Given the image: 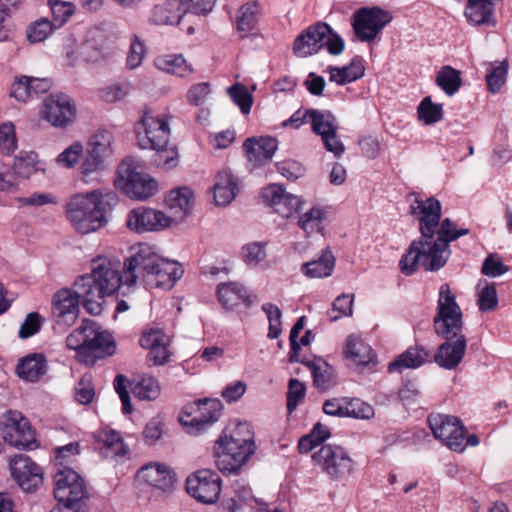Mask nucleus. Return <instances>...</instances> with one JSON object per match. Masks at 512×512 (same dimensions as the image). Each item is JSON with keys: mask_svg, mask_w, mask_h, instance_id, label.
<instances>
[{"mask_svg": "<svg viewBox=\"0 0 512 512\" xmlns=\"http://www.w3.org/2000/svg\"><path fill=\"white\" fill-rule=\"evenodd\" d=\"M125 267L126 285L141 281L148 289H171L183 275L182 266L177 261L162 257L148 244H140L125 261Z\"/></svg>", "mask_w": 512, "mask_h": 512, "instance_id": "obj_3", "label": "nucleus"}, {"mask_svg": "<svg viewBox=\"0 0 512 512\" xmlns=\"http://www.w3.org/2000/svg\"><path fill=\"white\" fill-rule=\"evenodd\" d=\"M327 71L331 82L345 85L360 79L364 75L365 68L360 59H353L349 65L343 67L329 66Z\"/></svg>", "mask_w": 512, "mask_h": 512, "instance_id": "obj_38", "label": "nucleus"}, {"mask_svg": "<svg viewBox=\"0 0 512 512\" xmlns=\"http://www.w3.org/2000/svg\"><path fill=\"white\" fill-rule=\"evenodd\" d=\"M171 224V217H168L162 211L144 206L132 209L126 220L127 227L138 233L160 231Z\"/></svg>", "mask_w": 512, "mask_h": 512, "instance_id": "obj_20", "label": "nucleus"}, {"mask_svg": "<svg viewBox=\"0 0 512 512\" xmlns=\"http://www.w3.org/2000/svg\"><path fill=\"white\" fill-rule=\"evenodd\" d=\"M334 266V255L329 248H326L318 259L304 263L301 272L310 278H324L331 275Z\"/></svg>", "mask_w": 512, "mask_h": 512, "instance_id": "obj_37", "label": "nucleus"}, {"mask_svg": "<svg viewBox=\"0 0 512 512\" xmlns=\"http://www.w3.org/2000/svg\"><path fill=\"white\" fill-rule=\"evenodd\" d=\"M37 155L34 152L14 159L12 170L15 176L29 178L37 171Z\"/></svg>", "mask_w": 512, "mask_h": 512, "instance_id": "obj_55", "label": "nucleus"}, {"mask_svg": "<svg viewBox=\"0 0 512 512\" xmlns=\"http://www.w3.org/2000/svg\"><path fill=\"white\" fill-rule=\"evenodd\" d=\"M83 156V145L79 141H75L56 158L59 166L64 168H73Z\"/></svg>", "mask_w": 512, "mask_h": 512, "instance_id": "obj_58", "label": "nucleus"}, {"mask_svg": "<svg viewBox=\"0 0 512 512\" xmlns=\"http://www.w3.org/2000/svg\"><path fill=\"white\" fill-rule=\"evenodd\" d=\"M186 490L198 502L213 504L221 494V478L211 469L197 470L187 477Z\"/></svg>", "mask_w": 512, "mask_h": 512, "instance_id": "obj_12", "label": "nucleus"}, {"mask_svg": "<svg viewBox=\"0 0 512 512\" xmlns=\"http://www.w3.org/2000/svg\"><path fill=\"white\" fill-rule=\"evenodd\" d=\"M227 92L233 102L239 106L243 114H248L251 110L253 98L248 89L241 84H234L227 88Z\"/></svg>", "mask_w": 512, "mask_h": 512, "instance_id": "obj_56", "label": "nucleus"}, {"mask_svg": "<svg viewBox=\"0 0 512 512\" xmlns=\"http://www.w3.org/2000/svg\"><path fill=\"white\" fill-rule=\"evenodd\" d=\"M56 29L49 19L41 17L27 27L26 37L30 43H39L47 39Z\"/></svg>", "mask_w": 512, "mask_h": 512, "instance_id": "obj_47", "label": "nucleus"}, {"mask_svg": "<svg viewBox=\"0 0 512 512\" xmlns=\"http://www.w3.org/2000/svg\"><path fill=\"white\" fill-rule=\"evenodd\" d=\"M165 203L170 211L168 217L172 223H179L190 213L193 205V192L188 187L172 190L165 198Z\"/></svg>", "mask_w": 512, "mask_h": 512, "instance_id": "obj_29", "label": "nucleus"}, {"mask_svg": "<svg viewBox=\"0 0 512 512\" xmlns=\"http://www.w3.org/2000/svg\"><path fill=\"white\" fill-rule=\"evenodd\" d=\"M138 145L142 149L155 151L153 162L164 170L176 167L178 152L176 147L169 143V118L164 114H144L135 126Z\"/></svg>", "mask_w": 512, "mask_h": 512, "instance_id": "obj_5", "label": "nucleus"}, {"mask_svg": "<svg viewBox=\"0 0 512 512\" xmlns=\"http://www.w3.org/2000/svg\"><path fill=\"white\" fill-rule=\"evenodd\" d=\"M122 265L120 261L106 257H98L93 260L91 275L100 285L107 296L112 295L123 282L121 276Z\"/></svg>", "mask_w": 512, "mask_h": 512, "instance_id": "obj_21", "label": "nucleus"}, {"mask_svg": "<svg viewBox=\"0 0 512 512\" xmlns=\"http://www.w3.org/2000/svg\"><path fill=\"white\" fill-rule=\"evenodd\" d=\"M113 141L111 132L100 130L90 138L88 151L106 159L113 154Z\"/></svg>", "mask_w": 512, "mask_h": 512, "instance_id": "obj_44", "label": "nucleus"}, {"mask_svg": "<svg viewBox=\"0 0 512 512\" xmlns=\"http://www.w3.org/2000/svg\"><path fill=\"white\" fill-rule=\"evenodd\" d=\"M9 466L12 477L25 492H34L42 484V469L29 456L15 455Z\"/></svg>", "mask_w": 512, "mask_h": 512, "instance_id": "obj_19", "label": "nucleus"}, {"mask_svg": "<svg viewBox=\"0 0 512 512\" xmlns=\"http://www.w3.org/2000/svg\"><path fill=\"white\" fill-rule=\"evenodd\" d=\"M277 147V140L270 136L259 139L248 138L243 144L247 159L255 165H263L270 161Z\"/></svg>", "mask_w": 512, "mask_h": 512, "instance_id": "obj_28", "label": "nucleus"}, {"mask_svg": "<svg viewBox=\"0 0 512 512\" xmlns=\"http://www.w3.org/2000/svg\"><path fill=\"white\" fill-rule=\"evenodd\" d=\"M260 15L257 2H247L242 5L236 15V28L243 36L248 35L255 29Z\"/></svg>", "mask_w": 512, "mask_h": 512, "instance_id": "obj_40", "label": "nucleus"}, {"mask_svg": "<svg viewBox=\"0 0 512 512\" xmlns=\"http://www.w3.org/2000/svg\"><path fill=\"white\" fill-rule=\"evenodd\" d=\"M437 336L444 342L437 348L433 359L441 368L452 370L463 359L466 350V339L463 334L462 311L456 302L448 284L439 289L437 312L433 320Z\"/></svg>", "mask_w": 512, "mask_h": 512, "instance_id": "obj_2", "label": "nucleus"}, {"mask_svg": "<svg viewBox=\"0 0 512 512\" xmlns=\"http://www.w3.org/2000/svg\"><path fill=\"white\" fill-rule=\"evenodd\" d=\"M47 359L42 353L29 354L22 358L17 365V374L20 378L36 382L47 373Z\"/></svg>", "mask_w": 512, "mask_h": 512, "instance_id": "obj_33", "label": "nucleus"}, {"mask_svg": "<svg viewBox=\"0 0 512 512\" xmlns=\"http://www.w3.org/2000/svg\"><path fill=\"white\" fill-rule=\"evenodd\" d=\"M509 271V267L504 263L500 254L489 253L482 262V275L497 278Z\"/></svg>", "mask_w": 512, "mask_h": 512, "instance_id": "obj_52", "label": "nucleus"}, {"mask_svg": "<svg viewBox=\"0 0 512 512\" xmlns=\"http://www.w3.org/2000/svg\"><path fill=\"white\" fill-rule=\"evenodd\" d=\"M139 342L142 348L149 350L148 360L153 365H163L168 361L170 357L169 337L161 330H146Z\"/></svg>", "mask_w": 512, "mask_h": 512, "instance_id": "obj_25", "label": "nucleus"}, {"mask_svg": "<svg viewBox=\"0 0 512 512\" xmlns=\"http://www.w3.org/2000/svg\"><path fill=\"white\" fill-rule=\"evenodd\" d=\"M87 488L83 478L68 467L59 469L54 475V496L65 508H71L74 504L84 499Z\"/></svg>", "mask_w": 512, "mask_h": 512, "instance_id": "obj_11", "label": "nucleus"}, {"mask_svg": "<svg viewBox=\"0 0 512 512\" xmlns=\"http://www.w3.org/2000/svg\"><path fill=\"white\" fill-rule=\"evenodd\" d=\"M116 203L115 193L96 189L71 196L66 202L65 213L76 231L89 234L108 223V215Z\"/></svg>", "mask_w": 512, "mask_h": 512, "instance_id": "obj_4", "label": "nucleus"}, {"mask_svg": "<svg viewBox=\"0 0 512 512\" xmlns=\"http://www.w3.org/2000/svg\"><path fill=\"white\" fill-rule=\"evenodd\" d=\"M431 355L424 346L416 345L408 348L388 365L390 373H401L405 369H416L430 359Z\"/></svg>", "mask_w": 512, "mask_h": 512, "instance_id": "obj_31", "label": "nucleus"}, {"mask_svg": "<svg viewBox=\"0 0 512 512\" xmlns=\"http://www.w3.org/2000/svg\"><path fill=\"white\" fill-rule=\"evenodd\" d=\"M390 21L389 13L379 7L361 8L353 16L352 26L359 40L367 42L375 39Z\"/></svg>", "mask_w": 512, "mask_h": 512, "instance_id": "obj_15", "label": "nucleus"}, {"mask_svg": "<svg viewBox=\"0 0 512 512\" xmlns=\"http://www.w3.org/2000/svg\"><path fill=\"white\" fill-rule=\"evenodd\" d=\"M302 362L310 369L317 388L327 390L333 386L332 368L327 362L321 359Z\"/></svg>", "mask_w": 512, "mask_h": 512, "instance_id": "obj_42", "label": "nucleus"}, {"mask_svg": "<svg viewBox=\"0 0 512 512\" xmlns=\"http://www.w3.org/2000/svg\"><path fill=\"white\" fill-rule=\"evenodd\" d=\"M306 387L297 379H290L287 392V410L292 413L298 406L299 402L304 398Z\"/></svg>", "mask_w": 512, "mask_h": 512, "instance_id": "obj_62", "label": "nucleus"}, {"mask_svg": "<svg viewBox=\"0 0 512 512\" xmlns=\"http://www.w3.org/2000/svg\"><path fill=\"white\" fill-rule=\"evenodd\" d=\"M418 119L426 125L434 124L442 119L443 106L435 104L431 97H425L417 108Z\"/></svg>", "mask_w": 512, "mask_h": 512, "instance_id": "obj_49", "label": "nucleus"}, {"mask_svg": "<svg viewBox=\"0 0 512 512\" xmlns=\"http://www.w3.org/2000/svg\"><path fill=\"white\" fill-rule=\"evenodd\" d=\"M73 291L88 313L99 315L102 312L107 295L91 274L79 276L74 282Z\"/></svg>", "mask_w": 512, "mask_h": 512, "instance_id": "obj_22", "label": "nucleus"}, {"mask_svg": "<svg viewBox=\"0 0 512 512\" xmlns=\"http://www.w3.org/2000/svg\"><path fill=\"white\" fill-rule=\"evenodd\" d=\"M0 435L9 445L20 449L36 447L35 432L18 411H7L0 421Z\"/></svg>", "mask_w": 512, "mask_h": 512, "instance_id": "obj_9", "label": "nucleus"}, {"mask_svg": "<svg viewBox=\"0 0 512 512\" xmlns=\"http://www.w3.org/2000/svg\"><path fill=\"white\" fill-rule=\"evenodd\" d=\"M326 47L332 55H339L344 50V41L332 28L318 22L304 29L294 40L293 52L297 57L306 58Z\"/></svg>", "mask_w": 512, "mask_h": 512, "instance_id": "obj_7", "label": "nucleus"}, {"mask_svg": "<svg viewBox=\"0 0 512 512\" xmlns=\"http://www.w3.org/2000/svg\"><path fill=\"white\" fill-rule=\"evenodd\" d=\"M210 92L211 87L208 82L193 84L187 91V102L194 106L203 105Z\"/></svg>", "mask_w": 512, "mask_h": 512, "instance_id": "obj_63", "label": "nucleus"}, {"mask_svg": "<svg viewBox=\"0 0 512 512\" xmlns=\"http://www.w3.org/2000/svg\"><path fill=\"white\" fill-rule=\"evenodd\" d=\"M428 425L433 436L441 440L449 449L456 452L464 450V426L457 417L431 414L428 417Z\"/></svg>", "mask_w": 512, "mask_h": 512, "instance_id": "obj_13", "label": "nucleus"}, {"mask_svg": "<svg viewBox=\"0 0 512 512\" xmlns=\"http://www.w3.org/2000/svg\"><path fill=\"white\" fill-rule=\"evenodd\" d=\"M97 441L102 443L108 453L112 455L126 456L129 453V448L124 443L121 434L115 430H101L97 434Z\"/></svg>", "mask_w": 512, "mask_h": 512, "instance_id": "obj_43", "label": "nucleus"}, {"mask_svg": "<svg viewBox=\"0 0 512 512\" xmlns=\"http://www.w3.org/2000/svg\"><path fill=\"white\" fill-rule=\"evenodd\" d=\"M115 184L130 198L141 200L153 196L158 190L157 182L150 175L139 171L131 158L119 164Z\"/></svg>", "mask_w": 512, "mask_h": 512, "instance_id": "obj_8", "label": "nucleus"}, {"mask_svg": "<svg viewBox=\"0 0 512 512\" xmlns=\"http://www.w3.org/2000/svg\"><path fill=\"white\" fill-rule=\"evenodd\" d=\"M436 83L447 95L452 96L461 86L460 72L451 66H444L437 72Z\"/></svg>", "mask_w": 512, "mask_h": 512, "instance_id": "obj_45", "label": "nucleus"}, {"mask_svg": "<svg viewBox=\"0 0 512 512\" xmlns=\"http://www.w3.org/2000/svg\"><path fill=\"white\" fill-rule=\"evenodd\" d=\"M184 14L179 0H167L164 4L154 6L149 21L155 25H175Z\"/></svg>", "mask_w": 512, "mask_h": 512, "instance_id": "obj_35", "label": "nucleus"}, {"mask_svg": "<svg viewBox=\"0 0 512 512\" xmlns=\"http://www.w3.org/2000/svg\"><path fill=\"white\" fill-rule=\"evenodd\" d=\"M147 55V47L145 42L137 35H133L130 39L129 50L126 57V67L129 70L139 68Z\"/></svg>", "mask_w": 512, "mask_h": 512, "instance_id": "obj_50", "label": "nucleus"}, {"mask_svg": "<svg viewBox=\"0 0 512 512\" xmlns=\"http://www.w3.org/2000/svg\"><path fill=\"white\" fill-rule=\"evenodd\" d=\"M54 27L61 28L74 13V6L69 2L49 0L48 2Z\"/></svg>", "mask_w": 512, "mask_h": 512, "instance_id": "obj_51", "label": "nucleus"}, {"mask_svg": "<svg viewBox=\"0 0 512 512\" xmlns=\"http://www.w3.org/2000/svg\"><path fill=\"white\" fill-rule=\"evenodd\" d=\"M88 336L82 363L93 365L97 359L110 356L115 352L112 336L101 329L93 320L88 322Z\"/></svg>", "mask_w": 512, "mask_h": 512, "instance_id": "obj_18", "label": "nucleus"}, {"mask_svg": "<svg viewBox=\"0 0 512 512\" xmlns=\"http://www.w3.org/2000/svg\"><path fill=\"white\" fill-rule=\"evenodd\" d=\"M344 353L356 365H368L374 358L371 346L355 335L348 336Z\"/></svg>", "mask_w": 512, "mask_h": 512, "instance_id": "obj_39", "label": "nucleus"}, {"mask_svg": "<svg viewBox=\"0 0 512 512\" xmlns=\"http://www.w3.org/2000/svg\"><path fill=\"white\" fill-rule=\"evenodd\" d=\"M507 74L508 62L506 60L488 63L485 76L488 91L492 94L499 93L506 83Z\"/></svg>", "mask_w": 512, "mask_h": 512, "instance_id": "obj_41", "label": "nucleus"}, {"mask_svg": "<svg viewBox=\"0 0 512 512\" xmlns=\"http://www.w3.org/2000/svg\"><path fill=\"white\" fill-rule=\"evenodd\" d=\"M17 148V139L15 126L7 121L0 124V149L7 155L14 152Z\"/></svg>", "mask_w": 512, "mask_h": 512, "instance_id": "obj_60", "label": "nucleus"}, {"mask_svg": "<svg viewBox=\"0 0 512 512\" xmlns=\"http://www.w3.org/2000/svg\"><path fill=\"white\" fill-rule=\"evenodd\" d=\"M90 321L91 320H83L81 326L72 331L66 338V346L76 351V358L81 363L87 342L88 322Z\"/></svg>", "mask_w": 512, "mask_h": 512, "instance_id": "obj_48", "label": "nucleus"}, {"mask_svg": "<svg viewBox=\"0 0 512 512\" xmlns=\"http://www.w3.org/2000/svg\"><path fill=\"white\" fill-rule=\"evenodd\" d=\"M266 243L252 242L242 247V259L250 267H256L266 258Z\"/></svg>", "mask_w": 512, "mask_h": 512, "instance_id": "obj_54", "label": "nucleus"}, {"mask_svg": "<svg viewBox=\"0 0 512 512\" xmlns=\"http://www.w3.org/2000/svg\"><path fill=\"white\" fill-rule=\"evenodd\" d=\"M327 216L328 212L324 207L315 205L300 214L297 224L308 237L314 234L323 235Z\"/></svg>", "mask_w": 512, "mask_h": 512, "instance_id": "obj_32", "label": "nucleus"}, {"mask_svg": "<svg viewBox=\"0 0 512 512\" xmlns=\"http://www.w3.org/2000/svg\"><path fill=\"white\" fill-rule=\"evenodd\" d=\"M30 83H31V77H28V76L16 77L11 86L10 96L14 97L18 101H22V102L28 101L32 97Z\"/></svg>", "mask_w": 512, "mask_h": 512, "instance_id": "obj_64", "label": "nucleus"}, {"mask_svg": "<svg viewBox=\"0 0 512 512\" xmlns=\"http://www.w3.org/2000/svg\"><path fill=\"white\" fill-rule=\"evenodd\" d=\"M143 438L147 445H155L164 435V423L160 417H153L143 429Z\"/></svg>", "mask_w": 512, "mask_h": 512, "instance_id": "obj_61", "label": "nucleus"}, {"mask_svg": "<svg viewBox=\"0 0 512 512\" xmlns=\"http://www.w3.org/2000/svg\"><path fill=\"white\" fill-rule=\"evenodd\" d=\"M407 202L409 214L418 221L421 237L414 240L402 255L401 272L409 276L420 266L427 271H438L450 256V243L467 235L469 230L458 229L450 218L441 219L442 205L433 196L424 199L420 193L411 192Z\"/></svg>", "mask_w": 512, "mask_h": 512, "instance_id": "obj_1", "label": "nucleus"}, {"mask_svg": "<svg viewBox=\"0 0 512 512\" xmlns=\"http://www.w3.org/2000/svg\"><path fill=\"white\" fill-rule=\"evenodd\" d=\"M311 123L313 132L321 136L326 150L333 153L335 157H340L344 153L345 147L337 137L336 117L330 111L313 109Z\"/></svg>", "mask_w": 512, "mask_h": 512, "instance_id": "obj_17", "label": "nucleus"}, {"mask_svg": "<svg viewBox=\"0 0 512 512\" xmlns=\"http://www.w3.org/2000/svg\"><path fill=\"white\" fill-rule=\"evenodd\" d=\"M135 397L140 400H155L160 395V385L152 376L141 377L132 387Z\"/></svg>", "mask_w": 512, "mask_h": 512, "instance_id": "obj_46", "label": "nucleus"}, {"mask_svg": "<svg viewBox=\"0 0 512 512\" xmlns=\"http://www.w3.org/2000/svg\"><path fill=\"white\" fill-rule=\"evenodd\" d=\"M315 462L332 478H341L353 470V460L341 446L324 445L313 454Z\"/></svg>", "mask_w": 512, "mask_h": 512, "instance_id": "obj_16", "label": "nucleus"}, {"mask_svg": "<svg viewBox=\"0 0 512 512\" xmlns=\"http://www.w3.org/2000/svg\"><path fill=\"white\" fill-rule=\"evenodd\" d=\"M39 115L53 127L65 128L74 121L76 107L68 95L52 93L45 98Z\"/></svg>", "mask_w": 512, "mask_h": 512, "instance_id": "obj_14", "label": "nucleus"}, {"mask_svg": "<svg viewBox=\"0 0 512 512\" xmlns=\"http://www.w3.org/2000/svg\"><path fill=\"white\" fill-rule=\"evenodd\" d=\"M214 200L219 206H226L235 198L238 192V182L229 171H221L216 176L213 187Z\"/></svg>", "mask_w": 512, "mask_h": 512, "instance_id": "obj_36", "label": "nucleus"}, {"mask_svg": "<svg viewBox=\"0 0 512 512\" xmlns=\"http://www.w3.org/2000/svg\"><path fill=\"white\" fill-rule=\"evenodd\" d=\"M262 197L275 213L283 218H289L298 213L302 204L298 196L286 192L281 185L277 184L267 186L262 192Z\"/></svg>", "mask_w": 512, "mask_h": 512, "instance_id": "obj_24", "label": "nucleus"}, {"mask_svg": "<svg viewBox=\"0 0 512 512\" xmlns=\"http://www.w3.org/2000/svg\"><path fill=\"white\" fill-rule=\"evenodd\" d=\"M79 298L73 289L63 288L58 290L52 300V313L59 326H72L79 316Z\"/></svg>", "mask_w": 512, "mask_h": 512, "instance_id": "obj_23", "label": "nucleus"}, {"mask_svg": "<svg viewBox=\"0 0 512 512\" xmlns=\"http://www.w3.org/2000/svg\"><path fill=\"white\" fill-rule=\"evenodd\" d=\"M354 301L353 294H341L339 295L332 304V309L328 311V317L330 321H337L342 317H348L352 315V305Z\"/></svg>", "mask_w": 512, "mask_h": 512, "instance_id": "obj_53", "label": "nucleus"}, {"mask_svg": "<svg viewBox=\"0 0 512 512\" xmlns=\"http://www.w3.org/2000/svg\"><path fill=\"white\" fill-rule=\"evenodd\" d=\"M262 311L266 314L269 321L268 338H278L282 332L281 310L278 306L272 303H265L262 305Z\"/></svg>", "mask_w": 512, "mask_h": 512, "instance_id": "obj_57", "label": "nucleus"}, {"mask_svg": "<svg viewBox=\"0 0 512 512\" xmlns=\"http://www.w3.org/2000/svg\"><path fill=\"white\" fill-rule=\"evenodd\" d=\"M153 62L158 70L180 78H186L194 72L192 64L182 54L160 55Z\"/></svg>", "mask_w": 512, "mask_h": 512, "instance_id": "obj_34", "label": "nucleus"}, {"mask_svg": "<svg viewBox=\"0 0 512 512\" xmlns=\"http://www.w3.org/2000/svg\"><path fill=\"white\" fill-rule=\"evenodd\" d=\"M217 297L221 305L227 310H233L240 304L251 305L248 290L240 283L229 282L219 284Z\"/></svg>", "mask_w": 512, "mask_h": 512, "instance_id": "obj_30", "label": "nucleus"}, {"mask_svg": "<svg viewBox=\"0 0 512 512\" xmlns=\"http://www.w3.org/2000/svg\"><path fill=\"white\" fill-rule=\"evenodd\" d=\"M255 450L256 445L250 426L240 423L229 432L225 430L216 441V466L223 474H236Z\"/></svg>", "mask_w": 512, "mask_h": 512, "instance_id": "obj_6", "label": "nucleus"}, {"mask_svg": "<svg viewBox=\"0 0 512 512\" xmlns=\"http://www.w3.org/2000/svg\"><path fill=\"white\" fill-rule=\"evenodd\" d=\"M222 412V403L218 399H200L185 407L180 422L195 432L205 431L218 421Z\"/></svg>", "mask_w": 512, "mask_h": 512, "instance_id": "obj_10", "label": "nucleus"}, {"mask_svg": "<svg viewBox=\"0 0 512 512\" xmlns=\"http://www.w3.org/2000/svg\"><path fill=\"white\" fill-rule=\"evenodd\" d=\"M233 497L222 503L220 512H238L242 505L253 507L256 504L259 512H269L267 503L252 495L251 488L242 480L232 484Z\"/></svg>", "mask_w": 512, "mask_h": 512, "instance_id": "obj_27", "label": "nucleus"}, {"mask_svg": "<svg viewBox=\"0 0 512 512\" xmlns=\"http://www.w3.org/2000/svg\"><path fill=\"white\" fill-rule=\"evenodd\" d=\"M374 414V408L370 404L358 398L347 399L346 417L368 420Z\"/></svg>", "mask_w": 512, "mask_h": 512, "instance_id": "obj_59", "label": "nucleus"}, {"mask_svg": "<svg viewBox=\"0 0 512 512\" xmlns=\"http://www.w3.org/2000/svg\"><path fill=\"white\" fill-rule=\"evenodd\" d=\"M137 478L139 481L163 491L171 489L175 483L173 470L166 464L158 462H151L141 467Z\"/></svg>", "mask_w": 512, "mask_h": 512, "instance_id": "obj_26", "label": "nucleus"}]
</instances>
